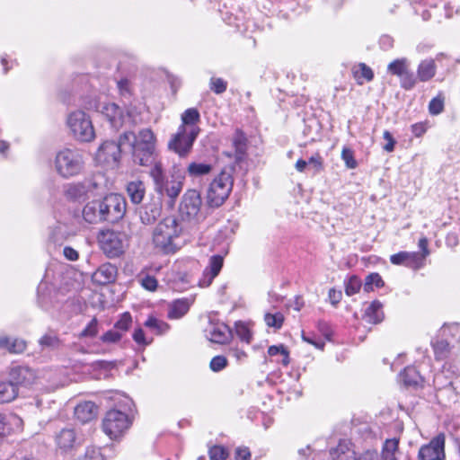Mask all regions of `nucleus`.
Instances as JSON below:
<instances>
[{
    "label": "nucleus",
    "mask_w": 460,
    "mask_h": 460,
    "mask_svg": "<svg viewBox=\"0 0 460 460\" xmlns=\"http://www.w3.org/2000/svg\"><path fill=\"white\" fill-rule=\"evenodd\" d=\"M268 354L270 357L279 356V358H277L276 361L283 366H288L289 364V352L282 344L270 346L268 349Z\"/></svg>",
    "instance_id": "obj_35"
},
{
    "label": "nucleus",
    "mask_w": 460,
    "mask_h": 460,
    "mask_svg": "<svg viewBox=\"0 0 460 460\" xmlns=\"http://www.w3.org/2000/svg\"><path fill=\"white\" fill-rule=\"evenodd\" d=\"M232 171V168H224L210 182L207 192L208 206L218 208L229 197L234 185Z\"/></svg>",
    "instance_id": "obj_7"
},
{
    "label": "nucleus",
    "mask_w": 460,
    "mask_h": 460,
    "mask_svg": "<svg viewBox=\"0 0 460 460\" xmlns=\"http://www.w3.org/2000/svg\"><path fill=\"white\" fill-rule=\"evenodd\" d=\"M127 202L122 195L111 193L102 199L87 202L82 211L83 218L89 224L116 223L126 212Z\"/></svg>",
    "instance_id": "obj_1"
},
{
    "label": "nucleus",
    "mask_w": 460,
    "mask_h": 460,
    "mask_svg": "<svg viewBox=\"0 0 460 460\" xmlns=\"http://www.w3.org/2000/svg\"><path fill=\"white\" fill-rule=\"evenodd\" d=\"M132 323V317L129 313H124L120 315L119 319L115 323L114 328L122 332H127Z\"/></svg>",
    "instance_id": "obj_47"
},
{
    "label": "nucleus",
    "mask_w": 460,
    "mask_h": 460,
    "mask_svg": "<svg viewBox=\"0 0 460 460\" xmlns=\"http://www.w3.org/2000/svg\"><path fill=\"white\" fill-rule=\"evenodd\" d=\"M10 381L18 388L19 385L29 386L34 384L37 376L33 369L27 366H14L11 368Z\"/></svg>",
    "instance_id": "obj_15"
},
{
    "label": "nucleus",
    "mask_w": 460,
    "mask_h": 460,
    "mask_svg": "<svg viewBox=\"0 0 460 460\" xmlns=\"http://www.w3.org/2000/svg\"><path fill=\"white\" fill-rule=\"evenodd\" d=\"M437 66L434 59L422 60L418 66L417 78L421 82L430 80L436 74Z\"/></svg>",
    "instance_id": "obj_27"
},
{
    "label": "nucleus",
    "mask_w": 460,
    "mask_h": 460,
    "mask_svg": "<svg viewBox=\"0 0 460 460\" xmlns=\"http://www.w3.org/2000/svg\"><path fill=\"white\" fill-rule=\"evenodd\" d=\"M399 78L401 86L405 90L412 89L417 83V78L409 69L405 71Z\"/></svg>",
    "instance_id": "obj_48"
},
{
    "label": "nucleus",
    "mask_w": 460,
    "mask_h": 460,
    "mask_svg": "<svg viewBox=\"0 0 460 460\" xmlns=\"http://www.w3.org/2000/svg\"><path fill=\"white\" fill-rule=\"evenodd\" d=\"M205 335L211 342L224 344L230 340L231 331L224 323L209 321Z\"/></svg>",
    "instance_id": "obj_14"
},
{
    "label": "nucleus",
    "mask_w": 460,
    "mask_h": 460,
    "mask_svg": "<svg viewBox=\"0 0 460 460\" xmlns=\"http://www.w3.org/2000/svg\"><path fill=\"white\" fill-rule=\"evenodd\" d=\"M38 303L45 310H49L51 306L49 292L45 285H40L38 288Z\"/></svg>",
    "instance_id": "obj_42"
},
{
    "label": "nucleus",
    "mask_w": 460,
    "mask_h": 460,
    "mask_svg": "<svg viewBox=\"0 0 460 460\" xmlns=\"http://www.w3.org/2000/svg\"><path fill=\"white\" fill-rule=\"evenodd\" d=\"M430 127V122L426 119L424 121L412 124L411 132L416 137H420L424 135Z\"/></svg>",
    "instance_id": "obj_55"
},
{
    "label": "nucleus",
    "mask_w": 460,
    "mask_h": 460,
    "mask_svg": "<svg viewBox=\"0 0 460 460\" xmlns=\"http://www.w3.org/2000/svg\"><path fill=\"white\" fill-rule=\"evenodd\" d=\"M383 305L382 304L376 300L370 303L367 308L365 309L364 313V319L370 323H378L382 322L384 318V313H383Z\"/></svg>",
    "instance_id": "obj_26"
},
{
    "label": "nucleus",
    "mask_w": 460,
    "mask_h": 460,
    "mask_svg": "<svg viewBox=\"0 0 460 460\" xmlns=\"http://www.w3.org/2000/svg\"><path fill=\"white\" fill-rule=\"evenodd\" d=\"M190 300L188 298H182L173 301L169 307L168 318L170 319H180L184 316L190 307Z\"/></svg>",
    "instance_id": "obj_25"
},
{
    "label": "nucleus",
    "mask_w": 460,
    "mask_h": 460,
    "mask_svg": "<svg viewBox=\"0 0 460 460\" xmlns=\"http://www.w3.org/2000/svg\"><path fill=\"white\" fill-rule=\"evenodd\" d=\"M181 233L178 220L167 217L161 220L153 230L152 241L156 249L164 253H174L179 246L176 243Z\"/></svg>",
    "instance_id": "obj_3"
},
{
    "label": "nucleus",
    "mask_w": 460,
    "mask_h": 460,
    "mask_svg": "<svg viewBox=\"0 0 460 460\" xmlns=\"http://www.w3.org/2000/svg\"><path fill=\"white\" fill-rule=\"evenodd\" d=\"M400 438H386L382 446L380 458L381 460H401L402 456L399 447Z\"/></svg>",
    "instance_id": "obj_21"
},
{
    "label": "nucleus",
    "mask_w": 460,
    "mask_h": 460,
    "mask_svg": "<svg viewBox=\"0 0 460 460\" xmlns=\"http://www.w3.org/2000/svg\"><path fill=\"white\" fill-rule=\"evenodd\" d=\"M92 196L101 195L105 190V179L102 174H96L88 178Z\"/></svg>",
    "instance_id": "obj_39"
},
{
    "label": "nucleus",
    "mask_w": 460,
    "mask_h": 460,
    "mask_svg": "<svg viewBox=\"0 0 460 460\" xmlns=\"http://www.w3.org/2000/svg\"><path fill=\"white\" fill-rule=\"evenodd\" d=\"M122 338V333L117 331L115 328L109 330L101 336V341L103 343L114 344L119 342Z\"/></svg>",
    "instance_id": "obj_49"
},
{
    "label": "nucleus",
    "mask_w": 460,
    "mask_h": 460,
    "mask_svg": "<svg viewBox=\"0 0 460 460\" xmlns=\"http://www.w3.org/2000/svg\"><path fill=\"white\" fill-rule=\"evenodd\" d=\"M121 149L115 141H104L98 148L95 159L99 164L116 166L120 160Z\"/></svg>",
    "instance_id": "obj_13"
},
{
    "label": "nucleus",
    "mask_w": 460,
    "mask_h": 460,
    "mask_svg": "<svg viewBox=\"0 0 460 460\" xmlns=\"http://www.w3.org/2000/svg\"><path fill=\"white\" fill-rule=\"evenodd\" d=\"M128 195L134 204H139L144 199L146 193V187L141 181H133L127 185Z\"/></svg>",
    "instance_id": "obj_29"
},
{
    "label": "nucleus",
    "mask_w": 460,
    "mask_h": 460,
    "mask_svg": "<svg viewBox=\"0 0 460 460\" xmlns=\"http://www.w3.org/2000/svg\"><path fill=\"white\" fill-rule=\"evenodd\" d=\"M202 200L200 194L196 190H188L182 196L179 211L184 219L191 220L198 217Z\"/></svg>",
    "instance_id": "obj_11"
},
{
    "label": "nucleus",
    "mask_w": 460,
    "mask_h": 460,
    "mask_svg": "<svg viewBox=\"0 0 460 460\" xmlns=\"http://www.w3.org/2000/svg\"><path fill=\"white\" fill-rule=\"evenodd\" d=\"M60 341L55 334H45L40 340V344L42 347L56 349L59 346Z\"/></svg>",
    "instance_id": "obj_54"
},
{
    "label": "nucleus",
    "mask_w": 460,
    "mask_h": 460,
    "mask_svg": "<svg viewBox=\"0 0 460 460\" xmlns=\"http://www.w3.org/2000/svg\"><path fill=\"white\" fill-rule=\"evenodd\" d=\"M64 193L67 199L72 200L85 198L84 194V186H81L79 181L66 184L65 186Z\"/></svg>",
    "instance_id": "obj_37"
},
{
    "label": "nucleus",
    "mask_w": 460,
    "mask_h": 460,
    "mask_svg": "<svg viewBox=\"0 0 460 460\" xmlns=\"http://www.w3.org/2000/svg\"><path fill=\"white\" fill-rule=\"evenodd\" d=\"M22 420L15 414L0 413V441L13 430V426H17Z\"/></svg>",
    "instance_id": "obj_28"
},
{
    "label": "nucleus",
    "mask_w": 460,
    "mask_h": 460,
    "mask_svg": "<svg viewBox=\"0 0 460 460\" xmlns=\"http://www.w3.org/2000/svg\"><path fill=\"white\" fill-rule=\"evenodd\" d=\"M212 165L205 163H190L187 167V172L190 177L198 178L210 173Z\"/></svg>",
    "instance_id": "obj_34"
},
{
    "label": "nucleus",
    "mask_w": 460,
    "mask_h": 460,
    "mask_svg": "<svg viewBox=\"0 0 460 460\" xmlns=\"http://www.w3.org/2000/svg\"><path fill=\"white\" fill-rule=\"evenodd\" d=\"M98 333V321L93 318L87 326L80 333V337H95Z\"/></svg>",
    "instance_id": "obj_56"
},
{
    "label": "nucleus",
    "mask_w": 460,
    "mask_h": 460,
    "mask_svg": "<svg viewBox=\"0 0 460 460\" xmlns=\"http://www.w3.org/2000/svg\"><path fill=\"white\" fill-rule=\"evenodd\" d=\"M117 267L111 263L102 264L93 274V281L99 285H106L115 281L117 277Z\"/></svg>",
    "instance_id": "obj_19"
},
{
    "label": "nucleus",
    "mask_w": 460,
    "mask_h": 460,
    "mask_svg": "<svg viewBox=\"0 0 460 460\" xmlns=\"http://www.w3.org/2000/svg\"><path fill=\"white\" fill-rule=\"evenodd\" d=\"M117 85L121 96L126 97L130 95V84L127 78L118 81Z\"/></svg>",
    "instance_id": "obj_63"
},
{
    "label": "nucleus",
    "mask_w": 460,
    "mask_h": 460,
    "mask_svg": "<svg viewBox=\"0 0 460 460\" xmlns=\"http://www.w3.org/2000/svg\"><path fill=\"white\" fill-rule=\"evenodd\" d=\"M410 63L407 58H398L392 61L388 66L387 70L390 74L400 77L402 74L409 69Z\"/></svg>",
    "instance_id": "obj_38"
},
{
    "label": "nucleus",
    "mask_w": 460,
    "mask_h": 460,
    "mask_svg": "<svg viewBox=\"0 0 460 460\" xmlns=\"http://www.w3.org/2000/svg\"><path fill=\"white\" fill-rule=\"evenodd\" d=\"M384 138L386 140V144L383 146L386 152H393L394 149L395 140L389 131L384 132Z\"/></svg>",
    "instance_id": "obj_64"
},
{
    "label": "nucleus",
    "mask_w": 460,
    "mask_h": 460,
    "mask_svg": "<svg viewBox=\"0 0 460 460\" xmlns=\"http://www.w3.org/2000/svg\"><path fill=\"white\" fill-rule=\"evenodd\" d=\"M224 264L222 255H213L209 258L208 265L203 271L202 277L199 280V285L207 288L211 285L213 279L219 274Z\"/></svg>",
    "instance_id": "obj_16"
},
{
    "label": "nucleus",
    "mask_w": 460,
    "mask_h": 460,
    "mask_svg": "<svg viewBox=\"0 0 460 460\" xmlns=\"http://www.w3.org/2000/svg\"><path fill=\"white\" fill-rule=\"evenodd\" d=\"M235 332H236V335L239 337V339L242 341H244L248 344L251 342L252 332H251L249 327L245 323H243L242 322L236 323H235Z\"/></svg>",
    "instance_id": "obj_45"
},
{
    "label": "nucleus",
    "mask_w": 460,
    "mask_h": 460,
    "mask_svg": "<svg viewBox=\"0 0 460 460\" xmlns=\"http://www.w3.org/2000/svg\"><path fill=\"white\" fill-rule=\"evenodd\" d=\"M137 140V136L134 132L126 131L120 135L117 145H119V149L128 145L132 150Z\"/></svg>",
    "instance_id": "obj_44"
},
{
    "label": "nucleus",
    "mask_w": 460,
    "mask_h": 460,
    "mask_svg": "<svg viewBox=\"0 0 460 460\" xmlns=\"http://www.w3.org/2000/svg\"><path fill=\"white\" fill-rule=\"evenodd\" d=\"M144 324L158 335L165 333L170 329V325L167 323L154 316H149Z\"/></svg>",
    "instance_id": "obj_36"
},
{
    "label": "nucleus",
    "mask_w": 460,
    "mask_h": 460,
    "mask_svg": "<svg viewBox=\"0 0 460 460\" xmlns=\"http://www.w3.org/2000/svg\"><path fill=\"white\" fill-rule=\"evenodd\" d=\"M86 165L85 154L77 147H63L54 157L53 166L57 174L65 180L77 177L84 173Z\"/></svg>",
    "instance_id": "obj_2"
},
{
    "label": "nucleus",
    "mask_w": 460,
    "mask_h": 460,
    "mask_svg": "<svg viewBox=\"0 0 460 460\" xmlns=\"http://www.w3.org/2000/svg\"><path fill=\"white\" fill-rule=\"evenodd\" d=\"M18 395V388L13 383L0 382V403L10 402Z\"/></svg>",
    "instance_id": "obj_31"
},
{
    "label": "nucleus",
    "mask_w": 460,
    "mask_h": 460,
    "mask_svg": "<svg viewBox=\"0 0 460 460\" xmlns=\"http://www.w3.org/2000/svg\"><path fill=\"white\" fill-rule=\"evenodd\" d=\"M66 123L75 140L91 142L95 138V130L90 117H68Z\"/></svg>",
    "instance_id": "obj_10"
},
{
    "label": "nucleus",
    "mask_w": 460,
    "mask_h": 460,
    "mask_svg": "<svg viewBox=\"0 0 460 460\" xmlns=\"http://www.w3.org/2000/svg\"><path fill=\"white\" fill-rule=\"evenodd\" d=\"M131 152L133 162L138 165L153 167L155 163H162L157 160L155 135L149 128L138 132L137 140Z\"/></svg>",
    "instance_id": "obj_6"
},
{
    "label": "nucleus",
    "mask_w": 460,
    "mask_h": 460,
    "mask_svg": "<svg viewBox=\"0 0 460 460\" xmlns=\"http://www.w3.org/2000/svg\"><path fill=\"white\" fill-rule=\"evenodd\" d=\"M234 154L227 153L229 157H234L235 164H240L247 156V138L245 135L239 129H236L233 137Z\"/></svg>",
    "instance_id": "obj_20"
},
{
    "label": "nucleus",
    "mask_w": 460,
    "mask_h": 460,
    "mask_svg": "<svg viewBox=\"0 0 460 460\" xmlns=\"http://www.w3.org/2000/svg\"><path fill=\"white\" fill-rule=\"evenodd\" d=\"M433 349L437 359H445L450 350L449 343L444 340L437 341L433 344Z\"/></svg>",
    "instance_id": "obj_40"
},
{
    "label": "nucleus",
    "mask_w": 460,
    "mask_h": 460,
    "mask_svg": "<svg viewBox=\"0 0 460 460\" xmlns=\"http://www.w3.org/2000/svg\"><path fill=\"white\" fill-rule=\"evenodd\" d=\"M98 242L101 250L110 259L118 258L125 252V241L119 233L102 231L98 235Z\"/></svg>",
    "instance_id": "obj_9"
},
{
    "label": "nucleus",
    "mask_w": 460,
    "mask_h": 460,
    "mask_svg": "<svg viewBox=\"0 0 460 460\" xmlns=\"http://www.w3.org/2000/svg\"><path fill=\"white\" fill-rule=\"evenodd\" d=\"M141 286L148 290V291H155L157 288L158 282L156 279L150 275H146L140 279Z\"/></svg>",
    "instance_id": "obj_60"
},
{
    "label": "nucleus",
    "mask_w": 460,
    "mask_h": 460,
    "mask_svg": "<svg viewBox=\"0 0 460 460\" xmlns=\"http://www.w3.org/2000/svg\"><path fill=\"white\" fill-rule=\"evenodd\" d=\"M182 124L168 142V148L181 157L191 150L193 143L199 133L198 126L199 117H181Z\"/></svg>",
    "instance_id": "obj_4"
},
{
    "label": "nucleus",
    "mask_w": 460,
    "mask_h": 460,
    "mask_svg": "<svg viewBox=\"0 0 460 460\" xmlns=\"http://www.w3.org/2000/svg\"><path fill=\"white\" fill-rule=\"evenodd\" d=\"M82 460H103V456L99 447H88Z\"/></svg>",
    "instance_id": "obj_62"
},
{
    "label": "nucleus",
    "mask_w": 460,
    "mask_h": 460,
    "mask_svg": "<svg viewBox=\"0 0 460 460\" xmlns=\"http://www.w3.org/2000/svg\"><path fill=\"white\" fill-rule=\"evenodd\" d=\"M133 340L136 343L141 346H146L152 342V338L148 339L146 337L144 331L141 328H137L134 331Z\"/></svg>",
    "instance_id": "obj_59"
},
{
    "label": "nucleus",
    "mask_w": 460,
    "mask_h": 460,
    "mask_svg": "<svg viewBox=\"0 0 460 460\" xmlns=\"http://www.w3.org/2000/svg\"><path fill=\"white\" fill-rule=\"evenodd\" d=\"M227 83L222 78H211L210 89L217 94L223 93L226 90Z\"/></svg>",
    "instance_id": "obj_58"
},
{
    "label": "nucleus",
    "mask_w": 460,
    "mask_h": 460,
    "mask_svg": "<svg viewBox=\"0 0 460 460\" xmlns=\"http://www.w3.org/2000/svg\"><path fill=\"white\" fill-rule=\"evenodd\" d=\"M149 175L153 180L155 192L168 197L174 202L182 190L184 178L174 174L169 176L162 163H155L151 167Z\"/></svg>",
    "instance_id": "obj_5"
},
{
    "label": "nucleus",
    "mask_w": 460,
    "mask_h": 460,
    "mask_svg": "<svg viewBox=\"0 0 460 460\" xmlns=\"http://www.w3.org/2000/svg\"><path fill=\"white\" fill-rule=\"evenodd\" d=\"M360 287V279L356 276H352L349 279V280L346 283L345 292L348 296L355 295L359 291Z\"/></svg>",
    "instance_id": "obj_52"
},
{
    "label": "nucleus",
    "mask_w": 460,
    "mask_h": 460,
    "mask_svg": "<svg viewBox=\"0 0 460 460\" xmlns=\"http://www.w3.org/2000/svg\"><path fill=\"white\" fill-rule=\"evenodd\" d=\"M227 366V359L224 356L214 357L209 364L210 369L213 372H219Z\"/></svg>",
    "instance_id": "obj_57"
},
{
    "label": "nucleus",
    "mask_w": 460,
    "mask_h": 460,
    "mask_svg": "<svg viewBox=\"0 0 460 460\" xmlns=\"http://www.w3.org/2000/svg\"><path fill=\"white\" fill-rule=\"evenodd\" d=\"M354 78L358 84H362L364 82H369L373 79L374 74L372 69L364 63H360L352 70Z\"/></svg>",
    "instance_id": "obj_32"
},
{
    "label": "nucleus",
    "mask_w": 460,
    "mask_h": 460,
    "mask_svg": "<svg viewBox=\"0 0 460 460\" xmlns=\"http://www.w3.org/2000/svg\"><path fill=\"white\" fill-rule=\"evenodd\" d=\"M162 205L159 202H150L145 204L140 211V220L145 225L154 224L161 216Z\"/></svg>",
    "instance_id": "obj_24"
},
{
    "label": "nucleus",
    "mask_w": 460,
    "mask_h": 460,
    "mask_svg": "<svg viewBox=\"0 0 460 460\" xmlns=\"http://www.w3.org/2000/svg\"><path fill=\"white\" fill-rule=\"evenodd\" d=\"M384 284L385 283L378 273H371L366 278L363 288L366 292H370L374 289V287L381 288Z\"/></svg>",
    "instance_id": "obj_41"
},
{
    "label": "nucleus",
    "mask_w": 460,
    "mask_h": 460,
    "mask_svg": "<svg viewBox=\"0 0 460 460\" xmlns=\"http://www.w3.org/2000/svg\"><path fill=\"white\" fill-rule=\"evenodd\" d=\"M420 460H441L445 457V435L438 434L419 450Z\"/></svg>",
    "instance_id": "obj_12"
},
{
    "label": "nucleus",
    "mask_w": 460,
    "mask_h": 460,
    "mask_svg": "<svg viewBox=\"0 0 460 460\" xmlns=\"http://www.w3.org/2000/svg\"><path fill=\"white\" fill-rule=\"evenodd\" d=\"M400 379L405 386H418L421 382L422 378L418 370L413 367H407L400 374Z\"/></svg>",
    "instance_id": "obj_30"
},
{
    "label": "nucleus",
    "mask_w": 460,
    "mask_h": 460,
    "mask_svg": "<svg viewBox=\"0 0 460 460\" xmlns=\"http://www.w3.org/2000/svg\"><path fill=\"white\" fill-rule=\"evenodd\" d=\"M132 401L125 397L123 400V411L112 409L109 411L103 420L102 429L111 439L119 438L130 427L131 420L126 413V410H130Z\"/></svg>",
    "instance_id": "obj_8"
},
{
    "label": "nucleus",
    "mask_w": 460,
    "mask_h": 460,
    "mask_svg": "<svg viewBox=\"0 0 460 460\" xmlns=\"http://www.w3.org/2000/svg\"><path fill=\"white\" fill-rule=\"evenodd\" d=\"M332 460H359L349 441H340L330 452Z\"/></svg>",
    "instance_id": "obj_23"
},
{
    "label": "nucleus",
    "mask_w": 460,
    "mask_h": 460,
    "mask_svg": "<svg viewBox=\"0 0 460 460\" xmlns=\"http://www.w3.org/2000/svg\"><path fill=\"white\" fill-rule=\"evenodd\" d=\"M0 348L7 349L12 353H22L26 349V342L19 339L10 341L8 338L2 337L0 338Z\"/></svg>",
    "instance_id": "obj_33"
},
{
    "label": "nucleus",
    "mask_w": 460,
    "mask_h": 460,
    "mask_svg": "<svg viewBox=\"0 0 460 460\" xmlns=\"http://www.w3.org/2000/svg\"><path fill=\"white\" fill-rule=\"evenodd\" d=\"M97 412V405L91 401L80 402L75 408V416L82 423H86L95 419Z\"/></svg>",
    "instance_id": "obj_22"
},
{
    "label": "nucleus",
    "mask_w": 460,
    "mask_h": 460,
    "mask_svg": "<svg viewBox=\"0 0 460 460\" xmlns=\"http://www.w3.org/2000/svg\"><path fill=\"white\" fill-rule=\"evenodd\" d=\"M302 338L305 342L314 346L319 349H323L325 345V342L322 339L316 337L314 334L303 333Z\"/></svg>",
    "instance_id": "obj_61"
},
{
    "label": "nucleus",
    "mask_w": 460,
    "mask_h": 460,
    "mask_svg": "<svg viewBox=\"0 0 460 460\" xmlns=\"http://www.w3.org/2000/svg\"><path fill=\"white\" fill-rule=\"evenodd\" d=\"M57 447L63 452L73 449L79 442L75 430L72 428L62 429L55 437Z\"/></svg>",
    "instance_id": "obj_18"
},
{
    "label": "nucleus",
    "mask_w": 460,
    "mask_h": 460,
    "mask_svg": "<svg viewBox=\"0 0 460 460\" xmlns=\"http://www.w3.org/2000/svg\"><path fill=\"white\" fill-rule=\"evenodd\" d=\"M264 321L269 327L280 329L284 322V316L281 313H267L264 316Z\"/></svg>",
    "instance_id": "obj_43"
},
{
    "label": "nucleus",
    "mask_w": 460,
    "mask_h": 460,
    "mask_svg": "<svg viewBox=\"0 0 460 460\" xmlns=\"http://www.w3.org/2000/svg\"><path fill=\"white\" fill-rule=\"evenodd\" d=\"M341 158L348 168L354 169L357 167L358 163L354 158V152L351 148L344 146L341 151Z\"/></svg>",
    "instance_id": "obj_50"
},
{
    "label": "nucleus",
    "mask_w": 460,
    "mask_h": 460,
    "mask_svg": "<svg viewBox=\"0 0 460 460\" xmlns=\"http://www.w3.org/2000/svg\"><path fill=\"white\" fill-rule=\"evenodd\" d=\"M445 98L442 94L434 97L429 103V111L432 115H438L444 110Z\"/></svg>",
    "instance_id": "obj_46"
},
{
    "label": "nucleus",
    "mask_w": 460,
    "mask_h": 460,
    "mask_svg": "<svg viewBox=\"0 0 460 460\" xmlns=\"http://www.w3.org/2000/svg\"><path fill=\"white\" fill-rule=\"evenodd\" d=\"M208 454L210 460H226L228 456L226 449L222 446L210 447Z\"/></svg>",
    "instance_id": "obj_53"
},
{
    "label": "nucleus",
    "mask_w": 460,
    "mask_h": 460,
    "mask_svg": "<svg viewBox=\"0 0 460 460\" xmlns=\"http://www.w3.org/2000/svg\"><path fill=\"white\" fill-rule=\"evenodd\" d=\"M390 261L394 265H403L408 268L418 270L423 267V256L420 252H400L390 257Z\"/></svg>",
    "instance_id": "obj_17"
},
{
    "label": "nucleus",
    "mask_w": 460,
    "mask_h": 460,
    "mask_svg": "<svg viewBox=\"0 0 460 460\" xmlns=\"http://www.w3.org/2000/svg\"><path fill=\"white\" fill-rule=\"evenodd\" d=\"M307 164L309 170H312L314 174L318 173L323 168V157L319 154H315L309 158Z\"/></svg>",
    "instance_id": "obj_51"
}]
</instances>
